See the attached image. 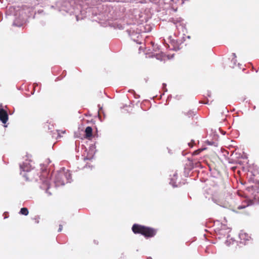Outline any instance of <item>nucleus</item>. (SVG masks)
<instances>
[{
    "mask_svg": "<svg viewBox=\"0 0 259 259\" xmlns=\"http://www.w3.org/2000/svg\"><path fill=\"white\" fill-rule=\"evenodd\" d=\"M62 228H63L62 225H60L59 226V228L58 229V232H61L62 231Z\"/></svg>",
    "mask_w": 259,
    "mask_h": 259,
    "instance_id": "ddd939ff",
    "label": "nucleus"
},
{
    "mask_svg": "<svg viewBox=\"0 0 259 259\" xmlns=\"http://www.w3.org/2000/svg\"><path fill=\"white\" fill-rule=\"evenodd\" d=\"M147 259H152V257H148L147 258Z\"/></svg>",
    "mask_w": 259,
    "mask_h": 259,
    "instance_id": "4468645a",
    "label": "nucleus"
},
{
    "mask_svg": "<svg viewBox=\"0 0 259 259\" xmlns=\"http://www.w3.org/2000/svg\"><path fill=\"white\" fill-rule=\"evenodd\" d=\"M245 207H246V206H245V205H239L238 206L237 208L238 209H241L242 208H245Z\"/></svg>",
    "mask_w": 259,
    "mask_h": 259,
    "instance_id": "9b49d317",
    "label": "nucleus"
},
{
    "mask_svg": "<svg viewBox=\"0 0 259 259\" xmlns=\"http://www.w3.org/2000/svg\"><path fill=\"white\" fill-rule=\"evenodd\" d=\"M62 133H65V131H62Z\"/></svg>",
    "mask_w": 259,
    "mask_h": 259,
    "instance_id": "f3484780",
    "label": "nucleus"
},
{
    "mask_svg": "<svg viewBox=\"0 0 259 259\" xmlns=\"http://www.w3.org/2000/svg\"><path fill=\"white\" fill-rule=\"evenodd\" d=\"M28 213H29L28 210L26 207H23L20 210V213L23 215H27L28 214Z\"/></svg>",
    "mask_w": 259,
    "mask_h": 259,
    "instance_id": "423d86ee",
    "label": "nucleus"
},
{
    "mask_svg": "<svg viewBox=\"0 0 259 259\" xmlns=\"http://www.w3.org/2000/svg\"><path fill=\"white\" fill-rule=\"evenodd\" d=\"M132 229L135 234H141L146 238L153 237L157 233V230L153 228L137 224L133 225Z\"/></svg>",
    "mask_w": 259,
    "mask_h": 259,
    "instance_id": "f257e3e1",
    "label": "nucleus"
},
{
    "mask_svg": "<svg viewBox=\"0 0 259 259\" xmlns=\"http://www.w3.org/2000/svg\"><path fill=\"white\" fill-rule=\"evenodd\" d=\"M130 36L134 41H136L138 44H142L141 38L142 35L140 33H130Z\"/></svg>",
    "mask_w": 259,
    "mask_h": 259,
    "instance_id": "20e7f679",
    "label": "nucleus"
},
{
    "mask_svg": "<svg viewBox=\"0 0 259 259\" xmlns=\"http://www.w3.org/2000/svg\"><path fill=\"white\" fill-rule=\"evenodd\" d=\"M66 177V176L64 174L61 172L58 174L56 176V179L55 181V183H56V185L57 186H60V185H64L65 183V181L64 180V178Z\"/></svg>",
    "mask_w": 259,
    "mask_h": 259,
    "instance_id": "f03ea898",
    "label": "nucleus"
},
{
    "mask_svg": "<svg viewBox=\"0 0 259 259\" xmlns=\"http://www.w3.org/2000/svg\"><path fill=\"white\" fill-rule=\"evenodd\" d=\"M84 137L85 138L90 140L93 136V129L91 126H87L85 128Z\"/></svg>",
    "mask_w": 259,
    "mask_h": 259,
    "instance_id": "39448f33",
    "label": "nucleus"
},
{
    "mask_svg": "<svg viewBox=\"0 0 259 259\" xmlns=\"http://www.w3.org/2000/svg\"><path fill=\"white\" fill-rule=\"evenodd\" d=\"M13 25H15V26H18V27H20V26H22V24H19V25H17L16 23V21H15L13 23Z\"/></svg>",
    "mask_w": 259,
    "mask_h": 259,
    "instance_id": "f8f14e48",
    "label": "nucleus"
},
{
    "mask_svg": "<svg viewBox=\"0 0 259 259\" xmlns=\"http://www.w3.org/2000/svg\"><path fill=\"white\" fill-rule=\"evenodd\" d=\"M26 8V6H24V7H23V10H24L25 9V8Z\"/></svg>",
    "mask_w": 259,
    "mask_h": 259,
    "instance_id": "2eb2a0df",
    "label": "nucleus"
},
{
    "mask_svg": "<svg viewBox=\"0 0 259 259\" xmlns=\"http://www.w3.org/2000/svg\"><path fill=\"white\" fill-rule=\"evenodd\" d=\"M177 27L178 31L179 32L181 31L182 32H184L185 30H186V28L184 26H183L182 25H181V24H180L179 25H177Z\"/></svg>",
    "mask_w": 259,
    "mask_h": 259,
    "instance_id": "0eeeda50",
    "label": "nucleus"
},
{
    "mask_svg": "<svg viewBox=\"0 0 259 259\" xmlns=\"http://www.w3.org/2000/svg\"><path fill=\"white\" fill-rule=\"evenodd\" d=\"M35 224H38L39 222L40 217L38 215H35L32 219Z\"/></svg>",
    "mask_w": 259,
    "mask_h": 259,
    "instance_id": "6e6552de",
    "label": "nucleus"
},
{
    "mask_svg": "<svg viewBox=\"0 0 259 259\" xmlns=\"http://www.w3.org/2000/svg\"><path fill=\"white\" fill-rule=\"evenodd\" d=\"M188 116L189 117H192L193 116V115H195V113L194 111H191V110H189V111H188V112H187L186 113Z\"/></svg>",
    "mask_w": 259,
    "mask_h": 259,
    "instance_id": "1a4fd4ad",
    "label": "nucleus"
},
{
    "mask_svg": "<svg viewBox=\"0 0 259 259\" xmlns=\"http://www.w3.org/2000/svg\"><path fill=\"white\" fill-rule=\"evenodd\" d=\"M0 120L3 123H6L8 120V114L3 108H0Z\"/></svg>",
    "mask_w": 259,
    "mask_h": 259,
    "instance_id": "7ed1b4c3",
    "label": "nucleus"
},
{
    "mask_svg": "<svg viewBox=\"0 0 259 259\" xmlns=\"http://www.w3.org/2000/svg\"><path fill=\"white\" fill-rule=\"evenodd\" d=\"M202 151V149H198L197 150L193 152V155H198L199 154L201 151Z\"/></svg>",
    "mask_w": 259,
    "mask_h": 259,
    "instance_id": "9d476101",
    "label": "nucleus"
},
{
    "mask_svg": "<svg viewBox=\"0 0 259 259\" xmlns=\"http://www.w3.org/2000/svg\"><path fill=\"white\" fill-rule=\"evenodd\" d=\"M32 8H31L29 10V12H30V11H32Z\"/></svg>",
    "mask_w": 259,
    "mask_h": 259,
    "instance_id": "dca6fc26",
    "label": "nucleus"
}]
</instances>
